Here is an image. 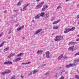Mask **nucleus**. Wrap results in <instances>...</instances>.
Returning <instances> with one entry per match:
<instances>
[{
	"label": "nucleus",
	"instance_id": "9b49d317",
	"mask_svg": "<svg viewBox=\"0 0 79 79\" xmlns=\"http://www.w3.org/2000/svg\"><path fill=\"white\" fill-rule=\"evenodd\" d=\"M76 43V42L71 41L68 44V45H75Z\"/></svg>",
	"mask_w": 79,
	"mask_h": 79
},
{
	"label": "nucleus",
	"instance_id": "412c9836",
	"mask_svg": "<svg viewBox=\"0 0 79 79\" xmlns=\"http://www.w3.org/2000/svg\"><path fill=\"white\" fill-rule=\"evenodd\" d=\"M46 10L47 8H48V5L47 4L46 5H45L44 6V7Z\"/></svg>",
	"mask_w": 79,
	"mask_h": 79
},
{
	"label": "nucleus",
	"instance_id": "9d476101",
	"mask_svg": "<svg viewBox=\"0 0 79 79\" xmlns=\"http://www.w3.org/2000/svg\"><path fill=\"white\" fill-rule=\"evenodd\" d=\"M42 7V5L41 4H40L35 7L36 9H38V8H41Z\"/></svg>",
	"mask_w": 79,
	"mask_h": 79
},
{
	"label": "nucleus",
	"instance_id": "49530a36",
	"mask_svg": "<svg viewBox=\"0 0 79 79\" xmlns=\"http://www.w3.org/2000/svg\"><path fill=\"white\" fill-rule=\"evenodd\" d=\"M17 14H15L14 15V16L15 17H16V16H17Z\"/></svg>",
	"mask_w": 79,
	"mask_h": 79
},
{
	"label": "nucleus",
	"instance_id": "c03bdc74",
	"mask_svg": "<svg viewBox=\"0 0 79 79\" xmlns=\"http://www.w3.org/2000/svg\"><path fill=\"white\" fill-rule=\"evenodd\" d=\"M27 64H31V62H28L27 63Z\"/></svg>",
	"mask_w": 79,
	"mask_h": 79
},
{
	"label": "nucleus",
	"instance_id": "ddd939ff",
	"mask_svg": "<svg viewBox=\"0 0 79 79\" xmlns=\"http://www.w3.org/2000/svg\"><path fill=\"white\" fill-rule=\"evenodd\" d=\"M40 18V14H38L35 17V19H38Z\"/></svg>",
	"mask_w": 79,
	"mask_h": 79
},
{
	"label": "nucleus",
	"instance_id": "4c0bfd02",
	"mask_svg": "<svg viewBox=\"0 0 79 79\" xmlns=\"http://www.w3.org/2000/svg\"><path fill=\"white\" fill-rule=\"evenodd\" d=\"M64 79V77L62 76L59 79Z\"/></svg>",
	"mask_w": 79,
	"mask_h": 79
},
{
	"label": "nucleus",
	"instance_id": "aec40b11",
	"mask_svg": "<svg viewBox=\"0 0 79 79\" xmlns=\"http://www.w3.org/2000/svg\"><path fill=\"white\" fill-rule=\"evenodd\" d=\"M75 29V27H73L71 28H69L70 31H73Z\"/></svg>",
	"mask_w": 79,
	"mask_h": 79
},
{
	"label": "nucleus",
	"instance_id": "a19ab883",
	"mask_svg": "<svg viewBox=\"0 0 79 79\" xmlns=\"http://www.w3.org/2000/svg\"><path fill=\"white\" fill-rule=\"evenodd\" d=\"M4 12L5 14V13H6L7 12V11L6 10H5L4 11Z\"/></svg>",
	"mask_w": 79,
	"mask_h": 79
},
{
	"label": "nucleus",
	"instance_id": "a878e982",
	"mask_svg": "<svg viewBox=\"0 0 79 79\" xmlns=\"http://www.w3.org/2000/svg\"><path fill=\"white\" fill-rule=\"evenodd\" d=\"M45 10H46L44 7L42 8V11H45Z\"/></svg>",
	"mask_w": 79,
	"mask_h": 79
},
{
	"label": "nucleus",
	"instance_id": "774afa93",
	"mask_svg": "<svg viewBox=\"0 0 79 79\" xmlns=\"http://www.w3.org/2000/svg\"><path fill=\"white\" fill-rule=\"evenodd\" d=\"M70 79H71V78Z\"/></svg>",
	"mask_w": 79,
	"mask_h": 79
},
{
	"label": "nucleus",
	"instance_id": "de8ad7c7",
	"mask_svg": "<svg viewBox=\"0 0 79 79\" xmlns=\"http://www.w3.org/2000/svg\"><path fill=\"white\" fill-rule=\"evenodd\" d=\"M14 11L15 12H16L17 11H18V10H14Z\"/></svg>",
	"mask_w": 79,
	"mask_h": 79
},
{
	"label": "nucleus",
	"instance_id": "ea45409f",
	"mask_svg": "<svg viewBox=\"0 0 79 79\" xmlns=\"http://www.w3.org/2000/svg\"><path fill=\"white\" fill-rule=\"evenodd\" d=\"M21 64H27V63H22Z\"/></svg>",
	"mask_w": 79,
	"mask_h": 79
},
{
	"label": "nucleus",
	"instance_id": "dca6fc26",
	"mask_svg": "<svg viewBox=\"0 0 79 79\" xmlns=\"http://www.w3.org/2000/svg\"><path fill=\"white\" fill-rule=\"evenodd\" d=\"M60 21V20H58L57 21H56V22H54L52 23L53 24H57L58 23H59Z\"/></svg>",
	"mask_w": 79,
	"mask_h": 79
},
{
	"label": "nucleus",
	"instance_id": "a211bd4d",
	"mask_svg": "<svg viewBox=\"0 0 79 79\" xmlns=\"http://www.w3.org/2000/svg\"><path fill=\"white\" fill-rule=\"evenodd\" d=\"M44 15H45V13L44 12H42L40 14V16H41V17H43L44 16Z\"/></svg>",
	"mask_w": 79,
	"mask_h": 79
},
{
	"label": "nucleus",
	"instance_id": "b1692460",
	"mask_svg": "<svg viewBox=\"0 0 79 79\" xmlns=\"http://www.w3.org/2000/svg\"><path fill=\"white\" fill-rule=\"evenodd\" d=\"M61 40V39L56 38L54 40H55V41H59L60 40Z\"/></svg>",
	"mask_w": 79,
	"mask_h": 79
},
{
	"label": "nucleus",
	"instance_id": "f257e3e1",
	"mask_svg": "<svg viewBox=\"0 0 79 79\" xmlns=\"http://www.w3.org/2000/svg\"><path fill=\"white\" fill-rule=\"evenodd\" d=\"M11 73V71L10 70H7L5 72H3L2 73V75H4L5 74H9Z\"/></svg>",
	"mask_w": 79,
	"mask_h": 79
},
{
	"label": "nucleus",
	"instance_id": "f3484780",
	"mask_svg": "<svg viewBox=\"0 0 79 79\" xmlns=\"http://www.w3.org/2000/svg\"><path fill=\"white\" fill-rule=\"evenodd\" d=\"M9 49V48L8 47H7V48H6L4 49L3 50V51L5 52H6V51H8V50Z\"/></svg>",
	"mask_w": 79,
	"mask_h": 79
},
{
	"label": "nucleus",
	"instance_id": "f704fd0d",
	"mask_svg": "<svg viewBox=\"0 0 79 79\" xmlns=\"http://www.w3.org/2000/svg\"><path fill=\"white\" fill-rule=\"evenodd\" d=\"M49 73V72H47V73H46L45 74V75L46 76H48V73Z\"/></svg>",
	"mask_w": 79,
	"mask_h": 79
},
{
	"label": "nucleus",
	"instance_id": "c9c22d12",
	"mask_svg": "<svg viewBox=\"0 0 79 79\" xmlns=\"http://www.w3.org/2000/svg\"><path fill=\"white\" fill-rule=\"evenodd\" d=\"M40 4H41V6H42V5H43V4H44V2H41V3H40Z\"/></svg>",
	"mask_w": 79,
	"mask_h": 79
},
{
	"label": "nucleus",
	"instance_id": "58836bf2",
	"mask_svg": "<svg viewBox=\"0 0 79 79\" xmlns=\"http://www.w3.org/2000/svg\"><path fill=\"white\" fill-rule=\"evenodd\" d=\"M76 18H77V19H79V15H77L76 17Z\"/></svg>",
	"mask_w": 79,
	"mask_h": 79
},
{
	"label": "nucleus",
	"instance_id": "20e7f679",
	"mask_svg": "<svg viewBox=\"0 0 79 79\" xmlns=\"http://www.w3.org/2000/svg\"><path fill=\"white\" fill-rule=\"evenodd\" d=\"M75 65V63H73V64H69L67 65L66 66V68H69V67H71V66H74Z\"/></svg>",
	"mask_w": 79,
	"mask_h": 79
},
{
	"label": "nucleus",
	"instance_id": "13d9d810",
	"mask_svg": "<svg viewBox=\"0 0 79 79\" xmlns=\"http://www.w3.org/2000/svg\"><path fill=\"white\" fill-rule=\"evenodd\" d=\"M66 2H68V1H69V0H66Z\"/></svg>",
	"mask_w": 79,
	"mask_h": 79
},
{
	"label": "nucleus",
	"instance_id": "bf43d9fd",
	"mask_svg": "<svg viewBox=\"0 0 79 79\" xmlns=\"http://www.w3.org/2000/svg\"><path fill=\"white\" fill-rule=\"evenodd\" d=\"M66 2H68V1H69V0H66Z\"/></svg>",
	"mask_w": 79,
	"mask_h": 79
},
{
	"label": "nucleus",
	"instance_id": "5fc2aeb1",
	"mask_svg": "<svg viewBox=\"0 0 79 79\" xmlns=\"http://www.w3.org/2000/svg\"><path fill=\"white\" fill-rule=\"evenodd\" d=\"M22 39L23 40L24 39V37H23Z\"/></svg>",
	"mask_w": 79,
	"mask_h": 79
},
{
	"label": "nucleus",
	"instance_id": "4be33fe9",
	"mask_svg": "<svg viewBox=\"0 0 79 79\" xmlns=\"http://www.w3.org/2000/svg\"><path fill=\"white\" fill-rule=\"evenodd\" d=\"M21 59V58H18L15 60V62H16V61H19V60H20Z\"/></svg>",
	"mask_w": 79,
	"mask_h": 79
},
{
	"label": "nucleus",
	"instance_id": "e433bc0d",
	"mask_svg": "<svg viewBox=\"0 0 79 79\" xmlns=\"http://www.w3.org/2000/svg\"><path fill=\"white\" fill-rule=\"evenodd\" d=\"M46 65H47V64H44L42 65L41 66H46Z\"/></svg>",
	"mask_w": 79,
	"mask_h": 79
},
{
	"label": "nucleus",
	"instance_id": "864d4df0",
	"mask_svg": "<svg viewBox=\"0 0 79 79\" xmlns=\"http://www.w3.org/2000/svg\"><path fill=\"white\" fill-rule=\"evenodd\" d=\"M34 20H32V22H34Z\"/></svg>",
	"mask_w": 79,
	"mask_h": 79
},
{
	"label": "nucleus",
	"instance_id": "7c9ffc66",
	"mask_svg": "<svg viewBox=\"0 0 79 79\" xmlns=\"http://www.w3.org/2000/svg\"><path fill=\"white\" fill-rule=\"evenodd\" d=\"M58 27H54L53 28L54 29H58Z\"/></svg>",
	"mask_w": 79,
	"mask_h": 79
},
{
	"label": "nucleus",
	"instance_id": "7ed1b4c3",
	"mask_svg": "<svg viewBox=\"0 0 79 79\" xmlns=\"http://www.w3.org/2000/svg\"><path fill=\"white\" fill-rule=\"evenodd\" d=\"M4 64H12L13 62H11V61H9L7 62H4Z\"/></svg>",
	"mask_w": 79,
	"mask_h": 79
},
{
	"label": "nucleus",
	"instance_id": "393cba45",
	"mask_svg": "<svg viewBox=\"0 0 79 79\" xmlns=\"http://www.w3.org/2000/svg\"><path fill=\"white\" fill-rule=\"evenodd\" d=\"M74 63H77L78 62H79V59H77L76 60H74Z\"/></svg>",
	"mask_w": 79,
	"mask_h": 79
},
{
	"label": "nucleus",
	"instance_id": "e2e57ef3",
	"mask_svg": "<svg viewBox=\"0 0 79 79\" xmlns=\"http://www.w3.org/2000/svg\"><path fill=\"white\" fill-rule=\"evenodd\" d=\"M78 24H79V21L78 22Z\"/></svg>",
	"mask_w": 79,
	"mask_h": 79
},
{
	"label": "nucleus",
	"instance_id": "2eb2a0df",
	"mask_svg": "<svg viewBox=\"0 0 79 79\" xmlns=\"http://www.w3.org/2000/svg\"><path fill=\"white\" fill-rule=\"evenodd\" d=\"M63 54H62L61 56H60L58 57V60H60L61 58H63Z\"/></svg>",
	"mask_w": 79,
	"mask_h": 79
},
{
	"label": "nucleus",
	"instance_id": "2f4dec72",
	"mask_svg": "<svg viewBox=\"0 0 79 79\" xmlns=\"http://www.w3.org/2000/svg\"><path fill=\"white\" fill-rule=\"evenodd\" d=\"M37 72V70H34L33 72V74H35Z\"/></svg>",
	"mask_w": 79,
	"mask_h": 79
},
{
	"label": "nucleus",
	"instance_id": "69168bd1",
	"mask_svg": "<svg viewBox=\"0 0 79 79\" xmlns=\"http://www.w3.org/2000/svg\"><path fill=\"white\" fill-rule=\"evenodd\" d=\"M77 7L79 6V5H77Z\"/></svg>",
	"mask_w": 79,
	"mask_h": 79
},
{
	"label": "nucleus",
	"instance_id": "4d7b16f0",
	"mask_svg": "<svg viewBox=\"0 0 79 79\" xmlns=\"http://www.w3.org/2000/svg\"><path fill=\"white\" fill-rule=\"evenodd\" d=\"M66 2H68V1H69V0H66Z\"/></svg>",
	"mask_w": 79,
	"mask_h": 79
},
{
	"label": "nucleus",
	"instance_id": "cd10ccee",
	"mask_svg": "<svg viewBox=\"0 0 79 79\" xmlns=\"http://www.w3.org/2000/svg\"><path fill=\"white\" fill-rule=\"evenodd\" d=\"M17 6L21 5V1H19L17 4Z\"/></svg>",
	"mask_w": 79,
	"mask_h": 79
},
{
	"label": "nucleus",
	"instance_id": "72a5a7b5",
	"mask_svg": "<svg viewBox=\"0 0 79 79\" xmlns=\"http://www.w3.org/2000/svg\"><path fill=\"white\" fill-rule=\"evenodd\" d=\"M45 15H46V16L45 17V18H47L48 16H49V15H47V14H45Z\"/></svg>",
	"mask_w": 79,
	"mask_h": 79
},
{
	"label": "nucleus",
	"instance_id": "79ce46f5",
	"mask_svg": "<svg viewBox=\"0 0 79 79\" xmlns=\"http://www.w3.org/2000/svg\"><path fill=\"white\" fill-rule=\"evenodd\" d=\"M76 41H79V38H78V39H77L76 40Z\"/></svg>",
	"mask_w": 79,
	"mask_h": 79
},
{
	"label": "nucleus",
	"instance_id": "6ab92c4d",
	"mask_svg": "<svg viewBox=\"0 0 79 79\" xmlns=\"http://www.w3.org/2000/svg\"><path fill=\"white\" fill-rule=\"evenodd\" d=\"M24 54V53L23 52L21 53L20 54H18L17 56H21L22 55H23Z\"/></svg>",
	"mask_w": 79,
	"mask_h": 79
},
{
	"label": "nucleus",
	"instance_id": "338daca9",
	"mask_svg": "<svg viewBox=\"0 0 79 79\" xmlns=\"http://www.w3.org/2000/svg\"><path fill=\"white\" fill-rule=\"evenodd\" d=\"M19 25V24H18L17 25V26L18 25Z\"/></svg>",
	"mask_w": 79,
	"mask_h": 79
},
{
	"label": "nucleus",
	"instance_id": "a18cd8bd",
	"mask_svg": "<svg viewBox=\"0 0 79 79\" xmlns=\"http://www.w3.org/2000/svg\"><path fill=\"white\" fill-rule=\"evenodd\" d=\"M21 78H23L24 77V76H23V75H21Z\"/></svg>",
	"mask_w": 79,
	"mask_h": 79
},
{
	"label": "nucleus",
	"instance_id": "bb28decb",
	"mask_svg": "<svg viewBox=\"0 0 79 79\" xmlns=\"http://www.w3.org/2000/svg\"><path fill=\"white\" fill-rule=\"evenodd\" d=\"M4 43H5L4 42H3L0 45V48L2 47V46H3V44H4Z\"/></svg>",
	"mask_w": 79,
	"mask_h": 79
},
{
	"label": "nucleus",
	"instance_id": "f03ea898",
	"mask_svg": "<svg viewBox=\"0 0 79 79\" xmlns=\"http://www.w3.org/2000/svg\"><path fill=\"white\" fill-rule=\"evenodd\" d=\"M45 54L46 55V58H50V52L49 51L46 52Z\"/></svg>",
	"mask_w": 79,
	"mask_h": 79
},
{
	"label": "nucleus",
	"instance_id": "8fccbe9b",
	"mask_svg": "<svg viewBox=\"0 0 79 79\" xmlns=\"http://www.w3.org/2000/svg\"><path fill=\"white\" fill-rule=\"evenodd\" d=\"M67 57L66 56H65L64 58H67Z\"/></svg>",
	"mask_w": 79,
	"mask_h": 79
},
{
	"label": "nucleus",
	"instance_id": "1a4fd4ad",
	"mask_svg": "<svg viewBox=\"0 0 79 79\" xmlns=\"http://www.w3.org/2000/svg\"><path fill=\"white\" fill-rule=\"evenodd\" d=\"M15 54L14 53H11V54L9 56H8L7 58H10L11 56H15Z\"/></svg>",
	"mask_w": 79,
	"mask_h": 79
},
{
	"label": "nucleus",
	"instance_id": "c85d7f7f",
	"mask_svg": "<svg viewBox=\"0 0 79 79\" xmlns=\"http://www.w3.org/2000/svg\"><path fill=\"white\" fill-rule=\"evenodd\" d=\"M63 72H65V70L64 69H63L62 70V72H60L59 73V74H60V73H61V74Z\"/></svg>",
	"mask_w": 79,
	"mask_h": 79
},
{
	"label": "nucleus",
	"instance_id": "0eeeda50",
	"mask_svg": "<svg viewBox=\"0 0 79 79\" xmlns=\"http://www.w3.org/2000/svg\"><path fill=\"white\" fill-rule=\"evenodd\" d=\"M41 31H42V29H39L38 31H36V32H34V34L35 35L38 34Z\"/></svg>",
	"mask_w": 79,
	"mask_h": 79
},
{
	"label": "nucleus",
	"instance_id": "0e129e2a",
	"mask_svg": "<svg viewBox=\"0 0 79 79\" xmlns=\"http://www.w3.org/2000/svg\"><path fill=\"white\" fill-rule=\"evenodd\" d=\"M60 68H62V67H60Z\"/></svg>",
	"mask_w": 79,
	"mask_h": 79
},
{
	"label": "nucleus",
	"instance_id": "423d86ee",
	"mask_svg": "<svg viewBox=\"0 0 79 79\" xmlns=\"http://www.w3.org/2000/svg\"><path fill=\"white\" fill-rule=\"evenodd\" d=\"M70 31L69 28H65V31H64V33H66L69 32Z\"/></svg>",
	"mask_w": 79,
	"mask_h": 79
},
{
	"label": "nucleus",
	"instance_id": "6e6552de",
	"mask_svg": "<svg viewBox=\"0 0 79 79\" xmlns=\"http://www.w3.org/2000/svg\"><path fill=\"white\" fill-rule=\"evenodd\" d=\"M29 4H27L23 8V10L22 11H24V10H26L27 7L29 6Z\"/></svg>",
	"mask_w": 79,
	"mask_h": 79
},
{
	"label": "nucleus",
	"instance_id": "4468645a",
	"mask_svg": "<svg viewBox=\"0 0 79 79\" xmlns=\"http://www.w3.org/2000/svg\"><path fill=\"white\" fill-rule=\"evenodd\" d=\"M42 52H43L41 50H40L37 51L36 53L37 54H39L40 53H42Z\"/></svg>",
	"mask_w": 79,
	"mask_h": 79
},
{
	"label": "nucleus",
	"instance_id": "f8f14e48",
	"mask_svg": "<svg viewBox=\"0 0 79 79\" xmlns=\"http://www.w3.org/2000/svg\"><path fill=\"white\" fill-rule=\"evenodd\" d=\"M74 48V46H72L71 47H70L68 49V50H72L73 51V49Z\"/></svg>",
	"mask_w": 79,
	"mask_h": 79
},
{
	"label": "nucleus",
	"instance_id": "39448f33",
	"mask_svg": "<svg viewBox=\"0 0 79 79\" xmlns=\"http://www.w3.org/2000/svg\"><path fill=\"white\" fill-rule=\"evenodd\" d=\"M24 28V26H22L21 27H18L17 29V30L18 31H21L22 29H23Z\"/></svg>",
	"mask_w": 79,
	"mask_h": 79
},
{
	"label": "nucleus",
	"instance_id": "09e8293b",
	"mask_svg": "<svg viewBox=\"0 0 79 79\" xmlns=\"http://www.w3.org/2000/svg\"><path fill=\"white\" fill-rule=\"evenodd\" d=\"M32 72H30V75H32Z\"/></svg>",
	"mask_w": 79,
	"mask_h": 79
},
{
	"label": "nucleus",
	"instance_id": "37998d69",
	"mask_svg": "<svg viewBox=\"0 0 79 79\" xmlns=\"http://www.w3.org/2000/svg\"><path fill=\"white\" fill-rule=\"evenodd\" d=\"M2 35H3V34H0V37H2Z\"/></svg>",
	"mask_w": 79,
	"mask_h": 79
},
{
	"label": "nucleus",
	"instance_id": "c756f323",
	"mask_svg": "<svg viewBox=\"0 0 79 79\" xmlns=\"http://www.w3.org/2000/svg\"><path fill=\"white\" fill-rule=\"evenodd\" d=\"M75 78H76V79H79V77L78 75H76L75 76Z\"/></svg>",
	"mask_w": 79,
	"mask_h": 79
},
{
	"label": "nucleus",
	"instance_id": "473e14b6",
	"mask_svg": "<svg viewBox=\"0 0 79 79\" xmlns=\"http://www.w3.org/2000/svg\"><path fill=\"white\" fill-rule=\"evenodd\" d=\"M61 6H59L57 7V10H59L60 8H61Z\"/></svg>",
	"mask_w": 79,
	"mask_h": 79
},
{
	"label": "nucleus",
	"instance_id": "052dcab7",
	"mask_svg": "<svg viewBox=\"0 0 79 79\" xmlns=\"http://www.w3.org/2000/svg\"><path fill=\"white\" fill-rule=\"evenodd\" d=\"M77 37H79V35H77Z\"/></svg>",
	"mask_w": 79,
	"mask_h": 79
},
{
	"label": "nucleus",
	"instance_id": "680f3d73",
	"mask_svg": "<svg viewBox=\"0 0 79 79\" xmlns=\"http://www.w3.org/2000/svg\"><path fill=\"white\" fill-rule=\"evenodd\" d=\"M44 55H45V54H43V56H44Z\"/></svg>",
	"mask_w": 79,
	"mask_h": 79
},
{
	"label": "nucleus",
	"instance_id": "5701e85b",
	"mask_svg": "<svg viewBox=\"0 0 79 79\" xmlns=\"http://www.w3.org/2000/svg\"><path fill=\"white\" fill-rule=\"evenodd\" d=\"M63 36L61 35L57 36L56 37V39L57 38H63Z\"/></svg>",
	"mask_w": 79,
	"mask_h": 79
},
{
	"label": "nucleus",
	"instance_id": "603ef678",
	"mask_svg": "<svg viewBox=\"0 0 79 79\" xmlns=\"http://www.w3.org/2000/svg\"><path fill=\"white\" fill-rule=\"evenodd\" d=\"M40 0H36V2H39V1H40Z\"/></svg>",
	"mask_w": 79,
	"mask_h": 79
},
{
	"label": "nucleus",
	"instance_id": "3c124183",
	"mask_svg": "<svg viewBox=\"0 0 79 79\" xmlns=\"http://www.w3.org/2000/svg\"><path fill=\"white\" fill-rule=\"evenodd\" d=\"M9 32L8 34H10V33H11V31H9Z\"/></svg>",
	"mask_w": 79,
	"mask_h": 79
},
{
	"label": "nucleus",
	"instance_id": "6e6d98bb",
	"mask_svg": "<svg viewBox=\"0 0 79 79\" xmlns=\"http://www.w3.org/2000/svg\"><path fill=\"white\" fill-rule=\"evenodd\" d=\"M56 77H57V75L55 76Z\"/></svg>",
	"mask_w": 79,
	"mask_h": 79
}]
</instances>
